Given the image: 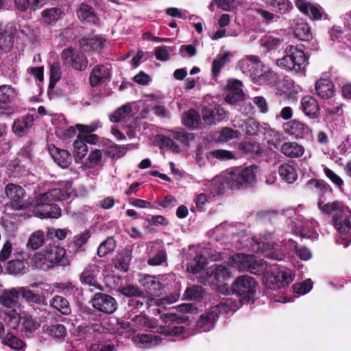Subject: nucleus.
<instances>
[{"label":"nucleus","instance_id":"1","mask_svg":"<svg viewBox=\"0 0 351 351\" xmlns=\"http://www.w3.org/2000/svg\"><path fill=\"white\" fill-rule=\"evenodd\" d=\"M306 186L309 189L313 187L318 191L319 208L332 215L333 226L337 232L336 242L347 247L351 242V210L339 201L324 204L322 195L330 193L328 186L324 182L311 179L307 182Z\"/></svg>","mask_w":351,"mask_h":351},{"label":"nucleus","instance_id":"2","mask_svg":"<svg viewBox=\"0 0 351 351\" xmlns=\"http://www.w3.org/2000/svg\"><path fill=\"white\" fill-rule=\"evenodd\" d=\"M73 193L71 182L55 183L46 192L35 197L31 210L36 217L57 219L61 216V210L56 204L51 202L66 200Z\"/></svg>","mask_w":351,"mask_h":351},{"label":"nucleus","instance_id":"3","mask_svg":"<svg viewBox=\"0 0 351 351\" xmlns=\"http://www.w3.org/2000/svg\"><path fill=\"white\" fill-rule=\"evenodd\" d=\"M257 173L258 167L256 165L228 169L214 179L213 183L218 184L215 191L221 193L226 188L238 189L241 186L251 185L256 182Z\"/></svg>","mask_w":351,"mask_h":351},{"label":"nucleus","instance_id":"4","mask_svg":"<svg viewBox=\"0 0 351 351\" xmlns=\"http://www.w3.org/2000/svg\"><path fill=\"white\" fill-rule=\"evenodd\" d=\"M241 306L240 300L236 297L223 298L221 301L212 308L209 312L202 314L197 322L199 332H208L214 328L215 322L219 314H227L230 311H236Z\"/></svg>","mask_w":351,"mask_h":351},{"label":"nucleus","instance_id":"5","mask_svg":"<svg viewBox=\"0 0 351 351\" xmlns=\"http://www.w3.org/2000/svg\"><path fill=\"white\" fill-rule=\"evenodd\" d=\"M239 69L252 77L255 83L267 84L276 78V73L266 67L256 56H248L242 58L238 64Z\"/></svg>","mask_w":351,"mask_h":351},{"label":"nucleus","instance_id":"6","mask_svg":"<svg viewBox=\"0 0 351 351\" xmlns=\"http://www.w3.org/2000/svg\"><path fill=\"white\" fill-rule=\"evenodd\" d=\"M275 64L287 71L304 74L308 58L302 49L293 45H288L284 50L283 56L277 59Z\"/></svg>","mask_w":351,"mask_h":351},{"label":"nucleus","instance_id":"7","mask_svg":"<svg viewBox=\"0 0 351 351\" xmlns=\"http://www.w3.org/2000/svg\"><path fill=\"white\" fill-rule=\"evenodd\" d=\"M228 265L239 271H247L254 274L265 271L266 263L262 259H258L254 255L237 254L232 256Z\"/></svg>","mask_w":351,"mask_h":351},{"label":"nucleus","instance_id":"8","mask_svg":"<svg viewBox=\"0 0 351 351\" xmlns=\"http://www.w3.org/2000/svg\"><path fill=\"white\" fill-rule=\"evenodd\" d=\"M271 235V232L261 234L258 239H253L250 247L252 251L263 253L269 259L282 261L285 258V254L278 248L276 243L270 241Z\"/></svg>","mask_w":351,"mask_h":351},{"label":"nucleus","instance_id":"9","mask_svg":"<svg viewBox=\"0 0 351 351\" xmlns=\"http://www.w3.org/2000/svg\"><path fill=\"white\" fill-rule=\"evenodd\" d=\"M110 119L112 122L120 123L125 126V132L130 138L135 136L138 125L130 104H125L119 108L110 116Z\"/></svg>","mask_w":351,"mask_h":351},{"label":"nucleus","instance_id":"10","mask_svg":"<svg viewBox=\"0 0 351 351\" xmlns=\"http://www.w3.org/2000/svg\"><path fill=\"white\" fill-rule=\"evenodd\" d=\"M5 193L9 199V205L14 210L31 209L32 204L27 198L25 189L17 184L9 183L5 188Z\"/></svg>","mask_w":351,"mask_h":351},{"label":"nucleus","instance_id":"11","mask_svg":"<svg viewBox=\"0 0 351 351\" xmlns=\"http://www.w3.org/2000/svg\"><path fill=\"white\" fill-rule=\"evenodd\" d=\"M264 274L263 282L270 289H278L291 283L294 278L291 271H282L276 268H266Z\"/></svg>","mask_w":351,"mask_h":351},{"label":"nucleus","instance_id":"12","mask_svg":"<svg viewBox=\"0 0 351 351\" xmlns=\"http://www.w3.org/2000/svg\"><path fill=\"white\" fill-rule=\"evenodd\" d=\"M285 215L290 219L293 227L300 232L301 237L311 238L313 234H315V238L317 237V234L311 232V229L313 230L318 226L317 221L315 219H308L298 215L294 209L287 210Z\"/></svg>","mask_w":351,"mask_h":351},{"label":"nucleus","instance_id":"13","mask_svg":"<svg viewBox=\"0 0 351 351\" xmlns=\"http://www.w3.org/2000/svg\"><path fill=\"white\" fill-rule=\"evenodd\" d=\"M256 287L257 283L254 278L247 275L240 276L232 284L233 291L237 294L229 298L234 297L236 298L237 297L242 304L240 297L250 298L255 293Z\"/></svg>","mask_w":351,"mask_h":351},{"label":"nucleus","instance_id":"14","mask_svg":"<svg viewBox=\"0 0 351 351\" xmlns=\"http://www.w3.org/2000/svg\"><path fill=\"white\" fill-rule=\"evenodd\" d=\"M148 319L144 315H137L131 322H119L116 326V332L125 337H130L135 331L145 327Z\"/></svg>","mask_w":351,"mask_h":351},{"label":"nucleus","instance_id":"15","mask_svg":"<svg viewBox=\"0 0 351 351\" xmlns=\"http://www.w3.org/2000/svg\"><path fill=\"white\" fill-rule=\"evenodd\" d=\"M62 59L65 65L82 71L87 67L86 57L81 52L71 48L65 49L62 52Z\"/></svg>","mask_w":351,"mask_h":351},{"label":"nucleus","instance_id":"16","mask_svg":"<svg viewBox=\"0 0 351 351\" xmlns=\"http://www.w3.org/2000/svg\"><path fill=\"white\" fill-rule=\"evenodd\" d=\"M92 305L97 311L107 314L112 313L117 308V303L114 298L101 293L94 295Z\"/></svg>","mask_w":351,"mask_h":351},{"label":"nucleus","instance_id":"17","mask_svg":"<svg viewBox=\"0 0 351 351\" xmlns=\"http://www.w3.org/2000/svg\"><path fill=\"white\" fill-rule=\"evenodd\" d=\"M225 90L228 92L225 100L228 104H234L244 97L242 82L237 79L228 80Z\"/></svg>","mask_w":351,"mask_h":351},{"label":"nucleus","instance_id":"18","mask_svg":"<svg viewBox=\"0 0 351 351\" xmlns=\"http://www.w3.org/2000/svg\"><path fill=\"white\" fill-rule=\"evenodd\" d=\"M282 128L286 134L293 136L295 138H304L311 133V130L306 125L296 120L284 123Z\"/></svg>","mask_w":351,"mask_h":351},{"label":"nucleus","instance_id":"19","mask_svg":"<svg viewBox=\"0 0 351 351\" xmlns=\"http://www.w3.org/2000/svg\"><path fill=\"white\" fill-rule=\"evenodd\" d=\"M27 256L22 251L13 253V258L8 262L7 269L10 274H19L27 269Z\"/></svg>","mask_w":351,"mask_h":351},{"label":"nucleus","instance_id":"20","mask_svg":"<svg viewBox=\"0 0 351 351\" xmlns=\"http://www.w3.org/2000/svg\"><path fill=\"white\" fill-rule=\"evenodd\" d=\"M139 283L149 294V296L148 298H153V297L159 296L163 288L160 280L152 276H143L139 280Z\"/></svg>","mask_w":351,"mask_h":351},{"label":"nucleus","instance_id":"21","mask_svg":"<svg viewBox=\"0 0 351 351\" xmlns=\"http://www.w3.org/2000/svg\"><path fill=\"white\" fill-rule=\"evenodd\" d=\"M43 251L46 256L47 261L50 263L52 267L58 263L62 265H66V251L64 248L58 245H49Z\"/></svg>","mask_w":351,"mask_h":351},{"label":"nucleus","instance_id":"22","mask_svg":"<svg viewBox=\"0 0 351 351\" xmlns=\"http://www.w3.org/2000/svg\"><path fill=\"white\" fill-rule=\"evenodd\" d=\"M99 274V269L96 265L92 264L88 265L82 272L80 280L82 283L94 287L101 290V285L98 283L97 276Z\"/></svg>","mask_w":351,"mask_h":351},{"label":"nucleus","instance_id":"23","mask_svg":"<svg viewBox=\"0 0 351 351\" xmlns=\"http://www.w3.org/2000/svg\"><path fill=\"white\" fill-rule=\"evenodd\" d=\"M301 110L310 119H317L319 115V106L317 101L313 97L307 95L302 98Z\"/></svg>","mask_w":351,"mask_h":351},{"label":"nucleus","instance_id":"24","mask_svg":"<svg viewBox=\"0 0 351 351\" xmlns=\"http://www.w3.org/2000/svg\"><path fill=\"white\" fill-rule=\"evenodd\" d=\"M49 152L54 162L60 167L65 169L71 165L72 157L66 150L52 145L49 147Z\"/></svg>","mask_w":351,"mask_h":351},{"label":"nucleus","instance_id":"25","mask_svg":"<svg viewBox=\"0 0 351 351\" xmlns=\"http://www.w3.org/2000/svg\"><path fill=\"white\" fill-rule=\"evenodd\" d=\"M132 340L140 348H149L160 344L162 339L160 336L153 334H137L132 336Z\"/></svg>","mask_w":351,"mask_h":351},{"label":"nucleus","instance_id":"26","mask_svg":"<svg viewBox=\"0 0 351 351\" xmlns=\"http://www.w3.org/2000/svg\"><path fill=\"white\" fill-rule=\"evenodd\" d=\"M99 121L93 122L90 125L77 124L75 128L82 133L86 134H81L82 136L83 141L85 143H89L95 145L98 143L99 137L96 134H90L95 132L99 128Z\"/></svg>","mask_w":351,"mask_h":351},{"label":"nucleus","instance_id":"27","mask_svg":"<svg viewBox=\"0 0 351 351\" xmlns=\"http://www.w3.org/2000/svg\"><path fill=\"white\" fill-rule=\"evenodd\" d=\"M110 77V71L108 66L102 64L97 65L94 67L90 74V84L91 86H97Z\"/></svg>","mask_w":351,"mask_h":351},{"label":"nucleus","instance_id":"28","mask_svg":"<svg viewBox=\"0 0 351 351\" xmlns=\"http://www.w3.org/2000/svg\"><path fill=\"white\" fill-rule=\"evenodd\" d=\"M223 110L218 106H209L203 110L202 117L207 125L216 124L224 118Z\"/></svg>","mask_w":351,"mask_h":351},{"label":"nucleus","instance_id":"29","mask_svg":"<svg viewBox=\"0 0 351 351\" xmlns=\"http://www.w3.org/2000/svg\"><path fill=\"white\" fill-rule=\"evenodd\" d=\"M0 303L10 308L16 309L20 306L19 293L16 288L5 290L0 296Z\"/></svg>","mask_w":351,"mask_h":351},{"label":"nucleus","instance_id":"30","mask_svg":"<svg viewBox=\"0 0 351 351\" xmlns=\"http://www.w3.org/2000/svg\"><path fill=\"white\" fill-rule=\"evenodd\" d=\"M315 88L316 94L323 99H328L335 94L334 84L328 79L318 80Z\"/></svg>","mask_w":351,"mask_h":351},{"label":"nucleus","instance_id":"31","mask_svg":"<svg viewBox=\"0 0 351 351\" xmlns=\"http://www.w3.org/2000/svg\"><path fill=\"white\" fill-rule=\"evenodd\" d=\"M34 123V117L27 114L16 119L12 125L13 132L19 136H24L32 128Z\"/></svg>","mask_w":351,"mask_h":351},{"label":"nucleus","instance_id":"32","mask_svg":"<svg viewBox=\"0 0 351 351\" xmlns=\"http://www.w3.org/2000/svg\"><path fill=\"white\" fill-rule=\"evenodd\" d=\"M80 44L84 50H98L106 47L107 40L99 36H89L83 37Z\"/></svg>","mask_w":351,"mask_h":351},{"label":"nucleus","instance_id":"33","mask_svg":"<svg viewBox=\"0 0 351 351\" xmlns=\"http://www.w3.org/2000/svg\"><path fill=\"white\" fill-rule=\"evenodd\" d=\"M77 16L80 21L88 23L96 24L98 21V18L92 6L85 3L79 5L77 9Z\"/></svg>","mask_w":351,"mask_h":351},{"label":"nucleus","instance_id":"34","mask_svg":"<svg viewBox=\"0 0 351 351\" xmlns=\"http://www.w3.org/2000/svg\"><path fill=\"white\" fill-rule=\"evenodd\" d=\"M295 5L300 12L313 19L318 20L322 18L320 9L307 0H295Z\"/></svg>","mask_w":351,"mask_h":351},{"label":"nucleus","instance_id":"35","mask_svg":"<svg viewBox=\"0 0 351 351\" xmlns=\"http://www.w3.org/2000/svg\"><path fill=\"white\" fill-rule=\"evenodd\" d=\"M280 152L287 157L299 158L304 154V148L296 142H287L281 145Z\"/></svg>","mask_w":351,"mask_h":351},{"label":"nucleus","instance_id":"36","mask_svg":"<svg viewBox=\"0 0 351 351\" xmlns=\"http://www.w3.org/2000/svg\"><path fill=\"white\" fill-rule=\"evenodd\" d=\"M294 35L303 41H308L312 38V33L309 25L303 19H297L293 29Z\"/></svg>","mask_w":351,"mask_h":351},{"label":"nucleus","instance_id":"37","mask_svg":"<svg viewBox=\"0 0 351 351\" xmlns=\"http://www.w3.org/2000/svg\"><path fill=\"white\" fill-rule=\"evenodd\" d=\"M21 326L24 331L32 333L40 327V319L38 317H33L28 312L23 311L22 312Z\"/></svg>","mask_w":351,"mask_h":351},{"label":"nucleus","instance_id":"38","mask_svg":"<svg viewBox=\"0 0 351 351\" xmlns=\"http://www.w3.org/2000/svg\"><path fill=\"white\" fill-rule=\"evenodd\" d=\"M278 173L282 179L287 183H293L298 177L295 167L289 163L281 165L278 168Z\"/></svg>","mask_w":351,"mask_h":351},{"label":"nucleus","instance_id":"39","mask_svg":"<svg viewBox=\"0 0 351 351\" xmlns=\"http://www.w3.org/2000/svg\"><path fill=\"white\" fill-rule=\"evenodd\" d=\"M73 156L75 161H80L84 158L88 152V147L85 141L82 139V135H78L77 139L73 142Z\"/></svg>","mask_w":351,"mask_h":351},{"label":"nucleus","instance_id":"40","mask_svg":"<svg viewBox=\"0 0 351 351\" xmlns=\"http://www.w3.org/2000/svg\"><path fill=\"white\" fill-rule=\"evenodd\" d=\"M182 123L189 129H195L200 123L199 114L194 110H189L183 114Z\"/></svg>","mask_w":351,"mask_h":351},{"label":"nucleus","instance_id":"41","mask_svg":"<svg viewBox=\"0 0 351 351\" xmlns=\"http://www.w3.org/2000/svg\"><path fill=\"white\" fill-rule=\"evenodd\" d=\"M44 331L49 336L61 340L64 339L66 335L65 326L60 324L45 326Z\"/></svg>","mask_w":351,"mask_h":351},{"label":"nucleus","instance_id":"42","mask_svg":"<svg viewBox=\"0 0 351 351\" xmlns=\"http://www.w3.org/2000/svg\"><path fill=\"white\" fill-rule=\"evenodd\" d=\"M62 15V11L58 8L44 10L41 12L42 20L45 23L52 24L58 21Z\"/></svg>","mask_w":351,"mask_h":351},{"label":"nucleus","instance_id":"43","mask_svg":"<svg viewBox=\"0 0 351 351\" xmlns=\"http://www.w3.org/2000/svg\"><path fill=\"white\" fill-rule=\"evenodd\" d=\"M283 38L265 35L260 40L261 46L267 51L278 49L282 43Z\"/></svg>","mask_w":351,"mask_h":351},{"label":"nucleus","instance_id":"44","mask_svg":"<svg viewBox=\"0 0 351 351\" xmlns=\"http://www.w3.org/2000/svg\"><path fill=\"white\" fill-rule=\"evenodd\" d=\"M50 304L63 315H69L71 313L69 302L62 296L56 295L53 297L50 302Z\"/></svg>","mask_w":351,"mask_h":351},{"label":"nucleus","instance_id":"45","mask_svg":"<svg viewBox=\"0 0 351 351\" xmlns=\"http://www.w3.org/2000/svg\"><path fill=\"white\" fill-rule=\"evenodd\" d=\"M206 265V258L202 254L196 255V256L187 264V271L193 274L200 273L205 269Z\"/></svg>","mask_w":351,"mask_h":351},{"label":"nucleus","instance_id":"46","mask_svg":"<svg viewBox=\"0 0 351 351\" xmlns=\"http://www.w3.org/2000/svg\"><path fill=\"white\" fill-rule=\"evenodd\" d=\"M31 264L34 268L43 270H47L52 267L50 263L47 261L44 251L35 253L32 258Z\"/></svg>","mask_w":351,"mask_h":351},{"label":"nucleus","instance_id":"47","mask_svg":"<svg viewBox=\"0 0 351 351\" xmlns=\"http://www.w3.org/2000/svg\"><path fill=\"white\" fill-rule=\"evenodd\" d=\"M17 96L16 90L10 85L0 86V104H10Z\"/></svg>","mask_w":351,"mask_h":351},{"label":"nucleus","instance_id":"48","mask_svg":"<svg viewBox=\"0 0 351 351\" xmlns=\"http://www.w3.org/2000/svg\"><path fill=\"white\" fill-rule=\"evenodd\" d=\"M232 53L230 52L217 55L213 62L212 72L214 76L216 77L219 74L221 68L230 61Z\"/></svg>","mask_w":351,"mask_h":351},{"label":"nucleus","instance_id":"49","mask_svg":"<svg viewBox=\"0 0 351 351\" xmlns=\"http://www.w3.org/2000/svg\"><path fill=\"white\" fill-rule=\"evenodd\" d=\"M206 274H209L210 276H213L214 278L220 280L224 279L226 277H229L230 275V269L223 265H214V267H212L210 269H207Z\"/></svg>","mask_w":351,"mask_h":351},{"label":"nucleus","instance_id":"50","mask_svg":"<svg viewBox=\"0 0 351 351\" xmlns=\"http://www.w3.org/2000/svg\"><path fill=\"white\" fill-rule=\"evenodd\" d=\"M2 343L15 350L24 351L25 348V344L21 339L10 333L3 339Z\"/></svg>","mask_w":351,"mask_h":351},{"label":"nucleus","instance_id":"51","mask_svg":"<svg viewBox=\"0 0 351 351\" xmlns=\"http://www.w3.org/2000/svg\"><path fill=\"white\" fill-rule=\"evenodd\" d=\"M4 315V321L11 328H16L21 323L22 312L18 313L16 309L6 311Z\"/></svg>","mask_w":351,"mask_h":351},{"label":"nucleus","instance_id":"52","mask_svg":"<svg viewBox=\"0 0 351 351\" xmlns=\"http://www.w3.org/2000/svg\"><path fill=\"white\" fill-rule=\"evenodd\" d=\"M241 134L237 130H234L230 128H223L217 133V141L218 143H226L230 140L237 139Z\"/></svg>","mask_w":351,"mask_h":351},{"label":"nucleus","instance_id":"53","mask_svg":"<svg viewBox=\"0 0 351 351\" xmlns=\"http://www.w3.org/2000/svg\"><path fill=\"white\" fill-rule=\"evenodd\" d=\"M45 240V232L43 231H35L29 236L27 246L33 250H37L43 245Z\"/></svg>","mask_w":351,"mask_h":351},{"label":"nucleus","instance_id":"54","mask_svg":"<svg viewBox=\"0 0 351 351\" xmlns=\"http://www.w3.org/2000/svg\"><path fill=\"white\" fill-rule=\"evenodd\" d=\"M103 153L100 149L90 152L84 163L86 167L92 169L101 165Z\"/></svg>","mask_w":351,"mask_h":351},{"label":"nucleus","instance_id":"55","mask_svg":"<svg viewBox=\"0 0 351 351\" xmlns=\"http://www.w3.org/2000/svg\"><path fill=\"white\" fill-rule=\"evenodd\" d=\"M14 43L13 34L5 29L0 32V50L7 52L12 48Z\"/></svg>","mask_w":351,"mask_h":351},{"label":"nucleus","instance_id":"56","mask_svg":"<svg viewBox=\"0 0 351 351\" xmlns=\"http://www.w3.org/2000/svg\"><path fill=\"white\" fill-rule=\"evenodd\" d=\"M116 247L115 241L110 237L103 241L97 249V254L100 257L106 256L107 254L114 251Z\"/></svg>","mask_w":351,"mask_h":351},{"label":"nucleus","instance_id":"57","mask_svg":"<svg viewBox=\"0 0 351 351\" xmlns=\"http://www.w3.org/2000/svg\"><path fill=\"white\" fill-rule=\"evenodd\" d=\"M271 5L281 14L289 12L293 8L289 0H272Z\"/></svg>","mask_w":351,"mask_h":351},{"label":"nucleus","instance_id":"58","mask_svg":"<svg viewBox=\"0 0 351 351\" xmlns=\"http://www.w3.org/2000/svg\"><path fill=\"white\" fill-rule=\"evenodd\" d=\"M144 302H147L148 306H150L152 302H156L154 298H148L143 295L134 298H130L128 301V306L131 310L134 308H139L142 307Z\"/></svg>","mask_w":351,"mask_h":351},{"label":"nucleus","instance_id":"59","mask_svg":"<svg viewBox=\"0 0 351 351\" xmlns=\"http://www.w3.org/2000/svg\"><path fill=\"white\" fill-rule=\"evenodd\" d=\"M53 287L58 292L65 295H71L77 291L75 286L71 282H57Z\"/></svg>","mask_w":351,"mask_h":351},{"label":"nucleus","instance_id":"60","mask_svg":"<svg viewBox=\"0 0 351 351\" xmlns=\"http://www.w3.org/2000/svg\"><path fill=\"white\" fill-rule=\"evenodd\" d=\"M173 47L160 46L155 49V56L157 60L165 62L170 59V53L173 51Z\"/></svg>","mask_w":351,"mask_h":351},{"label":"nucleus","instance_id":"61","mask_svg":"<svg viewBox=\"0 0 351 351\" xmlns=\"http://www.w3.org/2000/svg\"><path fill=\"white\" fill-rule=\"evenodd\" d=\"M62 72L60 64L58 62H53L50 68V83L49 86L53 87L55 84L61 78Z\"/></svg>","mask_w":351,"mask_h":351},{"label":"nucleus","instance_id":"62","mask_svg":"<svg viewBox=\"0 0 351 351\" xmlns=\"http://www.w3.org/2000/svg\"><path fill=\"white\" fill-rule=\"evenodd\" d=\"M203 289L197 285H193L186 289L184 293L185 298L189 300H198L202 297Z\"/></svg>","mask_w":351,"mask_h":351},{"label":"nucleus","instance_id":"63","mask_svg":"<svg viewBox=\"0 0 351 351\" xmlns=\"http://www.w3.org/2000/svg\"><path fill=\"white\" fill-rule=\"evenodd\" d=\"M119 292L130 298H134L136 297H139L143 295V292L140 290L137 287L134 285H128L124 287H122L119 289Z\"/></svg>","mask_w":351,"mask_h":351},{"label":"nucleus","instance_id":"64","mask_svg":"<svg viewBox=\"0 0 351 351\" xmlns=\"http://www.w3.org/2000/svg\"><path fill=\"white\" fill-rule=\"evenodd\" d=\"M241 149L249 154H259L262 152L261 147L259 143L254 141H245L241 145Z\"/></svg>","mask_w":351,"mask_h":351}]
</instances>
